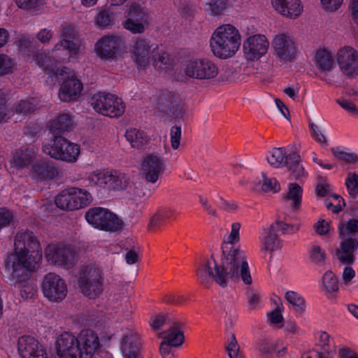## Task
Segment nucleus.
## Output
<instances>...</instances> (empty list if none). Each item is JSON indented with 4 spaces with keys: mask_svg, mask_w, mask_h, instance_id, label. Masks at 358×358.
I'll list each match as a JSON object with an SVG mask.
<instances>
[{
    "mask_svg": "<svg viewBox=\"0 0 358 358\" xmlns=\"http://www.w3.org/2000/svg\"><path fill=\"white\" fill-rule=\"evenodd\" d=\"M72 125L71 116L69 114H61L52 120L50 129L60 134L69 129Z\"/></svg>",
    "mask_w": 358,
    "mask_h": 358,
    "instance_id": "46",
    "label": "nucleus"
},
{
    "mask_svg": "<svg viewBox=\"0 0 358 358\" xmlns=\"http://www.w3.org/2000/svg\"><path fill=\"white\" fill-rule=\"evenodd\" d=\"M173 348V346H170L166 343H161L159 352L162 358H178V355Z\"/></svg>",
    "mask_w": 358,
    "mask_h": 358,
    "instance_id": "63",
    "label": "nucleus"
},
{
    "mask_svg": "<svg viewBox=\"0 0 358 358\" xmlns=\"http://www.w3.org/2000/svg\"><path fill=\"white\" fill-rule=\"evenodd\" d=\"M182 327V323L175 322L168 330L159 333V336L164 339L161 343H166L175 348L181 346L185 341Z\"/></svg>",
    "mask_w": 358,
    "mask_h": 358,
    "instance_id": "27",
    "label": "nucleus"
},
{
    "mask_svg": "<svg viewBox=\"0 0 358 358\" xmlns=\"http://www.w3.org/2000/svg\"><path fill=\"white\" fill-rule=\"evenodd\" d=\"M209 14L217 16L223 14L224 11L231 6V0H210L207 3Z\"/></svg>",
    "mask_w": 358,
    "mask_h": 358,
    "instance_id": "47",
    "label": "nucleus"
},
{
    "mask_svg": "<svg viewBox=\"0 0 358 358\" xmlns=\"http://www.w3.org/2000/svg\"><path fill=\"white\" fill-rule=\"evenodd\" d=\"M34 61L45 73L54 74L61 80L58 92L61 101H76L81 97L83 85L73 71L66 66L56 67L50 57L43 52L37 53Z\"/></svg>",
    "mask_w": 358,
    "mask_h": 358,
    "instance_id": "3",
    "label": "nucleus"
},
{
    "mask_svg": "<svg viewBox=\"0 0 358 358\" xmlns=\"http://www.w3.org/2000/svg\"><path fill=\"white\" fill-rule=\"evenodd\" d=\"M171 147L174 150L179 148L181 139V127L179 126H173L171 129Z\"/></svg>",
    "mask_w": 358,
    "mask_h": 358,
    "instance_id": "59",
    "label": "nucleus"
},
{
    "mask_svg": "<svg viewBox=\"0 0 358 358\" xmlns=\"http://www.w3.org/2000/svg\"><path fill=\"white\" fill-rule=\"evenodd\" d=\"M15 252L8 258V266L19 268L20 265H26L28 262L34 259L38 265L42 254L40 243L29 231H21L17 233L15 238ZM20 268H15V274L17 276Z\"/></svg>",
    "mask_w": 358,
    "mask_h": 358,
    "instance_id": "5",
    "label": "nucleus"
},
{
    "mask_svg": "<svg viewBox=\"0 0 358 358\" xmlns=\"http://www.w3.org/2000/svg\"><path fill=\"white\" fill-rule=\"evenodd\" d=\"M78 286L80 292L88 299L100 296L104 290L103 268L96 264L83 266L79 271Z\"/></svg>",
    "mask_w": 358,
    "mask_h": 358,
    "instance_id": "6",
    "label": "nucleus"
},
{
    "mask_svg": "<svg viewBox=\"0 0 358 358\" xmlns=\"http://www.w3.org/2000/svg\"><path fill=\"white\" fill-rule=\"evenodd\" d=\"M115 14L108 9H100L95 17V26L100 29H111L115 24Z\"/></svg>",
    "mask_w": 358,
    "mask_h": 358,
    "instance_id": "37",
    "label": "nucleus"
},
{
    "mask_svg": "<svg viewBox=\"0 0 358 358\" xmlns=\"http://www.w3.org/2000/svg\"><path fill=\"white\" fill-rule=\"evenodd\" d=\"M13 222V213L6 208H0V229L9 227Z\"/></svg>",
    "mask_w": 358,
    "mask_h": 358,
    "instance_id": "55",
    "label": "nucleus"
},
{
    "mask_svg": "<svg viewBox=\"0 0 358 358\" xmlns=\"http://www.w3.org/2000/svg\"><path fill=\"white\" fill-rule=\"evenodd\" d=\"M28 170L31 177L36 180L52 178L57 174V171L52 164L38 155Z\"/></svg>",
    "mask_w": 358,
    "mask_h": 358,
    "instance_id": "25",
    "label": "nucleus"
},
{
    "mask_svg": "<svg viewBox=\"0 0 358 358\" xmlns=\"http://www.w3.org/2000/svg\"><path fill=\"white\" fill-rule=\"evenodd\" d=\"M270 1L273 10L286 18L296 19L303 10L301 0H270Z\"/></svg>",
    "mask_w": 358,
    "mask_h": 358,
    "instance_id": "24",
    "label": "nucleus"
},
{
    "mask_svg": "<svg viewBox=\"0 0 358 358\" xmlns=\"http://www.w3.org/2000/svg\"><path fill=\"white\" fill-rule=\"evenodd\" d=\"M125 48L124 38L116 34H107L101 36L94 43V52L102 61L116 60Z\"/></svg>",
    "mask_w": 358,
    "mask_h": 358,
    "instance_id": "11",
    "label": "nucleus"
},
{
    "mask_svg": "<svg viewBox=\"0 0 358 358\" xmlns=\"http://www.w3.org/2000/svg\"><path fill=\"white\" fill-rule=\"evenodd\" d=\"M275 231L274 225L264 229L260 237L261 248L263 251L271 252L280 247V243Z\"/></svg>",
    "mask_w": 358,
    "mask_h": 358,
    "instance_id": "30",
    "label": "nucleus"
},
{
    "mask_svg": "<svg viewBox=\"0 0 358 358\" xmlns=\"http://www.w3.org/2000/svg\"><path fill=\"white\" fill-rule=\"evenodd\" d=\"M45 257L50 264L66 269L72 268L77 260L73 248L62 244L48 245L45 250Z\"/></svg>",
    "mask_w": 358,
    "mask_h": 358,
    "instance_id": "18",
    "label": "nucleus"
},
{
    "mask_svg": "<svg viewBox=\"0 0 358 358\" xmlns=\"http://www.w3.org/2000/svg\"><path fill=\"white\" fill-rule=\"evenodd\" d=\"M92 201V196L85 189L71 187L62 191L55 199L56 206L66 210H74L88 206Z\"/></svg>",
    "mask_w": 358,
    "mask_h": 358,
    "instance_id": "12",
    "label": "nucleus"
},
{
    "mask_svg": "<svg viewBox=\"0 0 358 358\" xmlns=\"http://www.w3.org/2000/svg\"><path fill=\"white\" fill-rule=\"evenodd\" d=\"M88 180L92 185L114 192L127 190L133 185L129 175L117 169L94 171L90 173Z\"/></svg>",
    "mask_w": 358,
    "mask_h": 358,
    "instance_id": "8",
    "label": "nucleus"
},
{
    "mask_svg": "<svg viewBox=\"0 0 358 358\" xmlns=\"http://www.w3.org/2000/svg\"><path fill=\"white\" fill-rule=\"evenodd\" d=\"M162 300L164 303L175 306H182L186 301L187 297L182 294H166Z\"/></svg>",
    "mask_w": 358,
    "mask_h": 358,
    "instance_id": "58",
    "label": "nucleus"
},
{
    "mask_svg": "<svg viewBox=\"0 0 358 358\" xmlns=\"http://www.w3.org/2000/svg\"><path fill=\"white\" fill-rule=\"evenodd\" d=\"M125 138L134 148H139L148 141V137L145 133L136 128L128 129L125 133Z\"/></svg>",
    "mask_w": 358,
    "mask_h": 358,
    "instance_id": "38",
    "label": "nucleus"
},
{
    "mask_svg": "<svg viewBox=\"0 0 358 358\" xmlns=\"http://www.w3.org/2000/svg\"><path fill=\"white\" fill-rule=\"evenodd\" d=\"M16 66L15 59L11 56L0 53V76L13 72Z\"/></svg>",
    "mask_w": 358,
    "mask_h": 358,
    "instance_id": "49",
    "label": "nucleus"
},
{
    "mask_svg": "<svg viewBox=\"0 0 358 358\" xmlns=\"http://www.w3.org/2000/svg\"><path fill=\"white\" fill-rule=\"evenodd\" d=\"M196 274L205 286H208L213 279L222 287L240 280L245 285L252 282L246 252L238 249L226 248L222 252L219 265L213 257L204 260L197 269Z\"/></svg>",
    "mask_w": 358,
    "mask_h": 358,
    "instance_id": "1",
    "label": "nucleus"
},
{
    "mask_svg": "<svg viewBox=\"0 0 358 358\" xmlns=\"http://www.w3.org/2000/svg\"><path fill=\"white\" fill-rule=\"evenodd\" d=\"M35 99L20 100L13 107V115H25L33 110L36 107Z\"/></svg>",
    "mask_w": 358,
    "mask_h": 358,
    "instance_id": "48",
    "label": "nucleus"
},
{
    "mask_svg": "<svg viewBox=\"0 0 358 358\" xmlns=\"http://www.w3.org/2000/svg\"><path fill=\"white\" fill-rule=\"evenodd\" d=\"M226 349L230 358H236L238 357L239 346L234 334L231 336Z\"/></svg>",
    "mask_w": 358,
    "mask_h": 358,
    "instance_id": "62",
    "label": "nucleus"
},
{
    "mask_svg": "<svg viewBox=\"0 0 358 358\" xmlns=\"http://www.w3.org/2000/svg\"><path fill=\"white\" fill-rule=\"evenodd\" d=\"M59 40L51 50V57L56 62H65L71 58H78L80 45L77 39L74 26L64 24L59 34Z\"/></svg>",
    "mask_w": 358,
    "mask_h": 358,
    "instance_id": "7",
    "label": "nucleus"
},
{
    "mask_svg": "<svg viewBox=\"0 0 358 358\" xmlns=\"http://www.w3.org/2000/svg\"><path fill=\"white\" fill-rule=\"evenodd\" d=\"M287 166L289 169V175L293 179L303 180L308 177V172L306 171L298 154L292 153L289 155V162Z\"/></svg>",
    "mask_w": 358,
    "mask_h": 358,
    "instance_id": "32",
    "label": "nucleus"
},
{
    "mask_svg": "<svg viewBox=\"0 0 358 358\" xmlns=\"http://www.w3.org/2000/svg\"><path fill=\"white\" fill-rule=\"evenodd\" d=\"M185 75L192 79L211 82L220 75L217 64L207 57H194L187 59L183 65Z\"/></svg>",
    "mask_w": 358,
    "mask_h": 358,
    "instance_id": "9",
    "label": "nucleus"
},
{
    "mask_svg": "<svg viewBox=\"0 0 358 358\" xmlns=\"http://www.w3.org/2000/svg\"><path fill=\"white\" fill-rule=\"evenodd\" d=\"M240 183L256 192L277 193L280 190L278 181L275 178L268 177L264 173H262V178H243Z\"/></svg>",
    "mask_w": 358,
    "mask_h": 358,
    "instance_id": "23",
    "label": "nucleus"
},
{
    "mask_svg": "<svg viewBox=\"0 0 358 358\" xmlns=\"http://www.w3.org/2000/svg\"><path fill=\"white\" fill-rule=\"evenodd\" d=\"M165 222V219L161 214L160 211L158 210L151 217L148 224V228L150 230H157L160 228Z\"/></svg>",
    "mask_w": 358,
    "mask_h": 358,
    "instance_id": "60",
    "label": "nucleus"
},
{
    "mask_svg": "<svg viewBox=\"0 0 358 358\" xmlns=\"http://www.w3.org/2000/svg\"><path fill=\"white\" fill-rule=\"evenodd\" d=\"M17 351L22 358H48L45 347L29 336H22L18 338Z\"/></svg>",
    "mask_w": 358,
    "mask_h": 358,
    "instance_id": "22",
    "label": "nucleus"
},
{
    "mask_svg": "<svg viewBox=\"0 0 358 358\" xmlns=\"http://www.w3.org/2000/svg\"><path fill=\"white\" fill-rule=\"evenodd\" d=\"M267 162L274 168H280L287 165L289 157L283 148H273L268 152L266 157Z\"/></svg>",
    "mask_w": 358,
    "mask_h": 358,
    "instance_id": "35",
    "label": "nucleus"
},
{
    "mask_svg": "<svg viewBox=\"0 0 358 358\" xmlns=\"http://www.w3.org/2000/svg\"><path fill=\"white\" fill-rule=\"evenodd\" d=\"M110 100V103H108L104 113L105 116L110 117H119L122 116L125 111V104L121 98L112 94Z\"/></svg>",
    "mask_w": 358,
    "mask_h": 358,
    "instance_id": "40",
    "label": "nucleus"
},
{
    "mask_svg": "<svg viewBox=\"0 0 358 358\" xmlns=\"http://www.w3.org/2000/svg\"><path fill=\"white\" fill-rule=\"evenodd\" d=\"M42 292L45 298L53 302L62 301L67 294V285L59 275L49 273L43 278Z\"/></svg>",
    "mask_w": 358,
    "mask_h": 358,
    "instance_id": "19",
    "label": "nucleus"
},
{
    "mask_svg": "<svg viewBox=\"0 0 358 358\" xmlns=\"http://www.w3.org/2000/svg\"><path fill=\"white\" fill-rule=\"evenodd\" d=\"M87 222L94 228L115 231L122 226V220L114 213L103 208H93L85 213Z\"/></svg>",
    "mask_w": 358,
    "mask_h": 358,
    "instance_id": "15",
    "label": "nucleus"
},
{
    "mask_svg": "<svg viewBox=\"0 0 358 358\" xmlns=\"http://www.w3.org/2000/svg\"><path fill=\"white\" fill-rule=\"evenodd\" d=\"M270 43L267 36L255 34L247 37L243 43L244 59L249 62L259 61L268 52Z\"/></svg>",
    "mask_w": 358,
    "mask_h": 358,
    "instance_id": "17",
    "label": "nucleus"
},
{
    "mask_svg": "<svg viewBox=\"0 0 358 358\" xmlns=\"http://www.w3.org/2000/svg\"><path fill=\"white\" fill-rule=\"evenodd\" d=\"M242 41L239 29L225 23L217 27L211 34L209 46L212 54L220 59L232 58L238 52Z\"/></svg>",
    "mask_w": 358,
    "mask_h": 358,
    "instance_id": "4",
    "label": "nucleus"
},
{
    "mask_svg": "<svg viewBox=\"0 0 358 358\" xmlns=\"http://www.w3.org/2000/svg\"><path fill=\"white\" fill-rule=\"evenodd\" d=\"M337 103L345 110L353 115H358V108L351 101L346 99L337 100Z\"/></svg>",
    "mask_w": 358,
    "mask_h": 358,
    "instance_id": "64",
    "label": "nucleus"
},
{
    "mask_svg": "<svg viewBox=\"0 0 358 358\" xmlns=\"http://www.w3.org/2000/svg\"><path fill=\"white\" fill-rule=\"evenodd\" d=\"M335 59L343 75L353 76L358 74V51L350 45L340 47Z\"/></svg>",
    "mask_w": 358,
    "mask_h": 358,
    "instance_id": "20",
    "label": "nucleus"
},
{
    "mask_svg": "<svg viewBox=\"0 0 358 358\" xmlns=\"http://www.w3.org/2000/svg\"><path fill=\"white\" fill-rule=\"evenodd\" d=\"M138 337L133 334L125 336L122 338L121 350L125 358H138Z\"/></svg>",
    "mask_w": 358,
    "mask_h": 358,
    "instance_id": "34",
    "label": "nucleus"
},
{
    "mask_svg": "<svg viewBox=\"0 0 358 358\" xmlns=\"http://www.w3.org/2000/svg\"><path fill=\"white\" fill-rule=\"evenodd\" d=\"M37 154L33 149H26L17 151L10 161L11 165L17 168L29 169Z\"/></svg>",
    "mask_w": 358,
    "mask_h": 358,
    "instance_id": "33",
    "label": "nucleus"
},
{
    "mask_svg": "<svg viewBox=\"0 0 358 358\" xmlns=\"http://www.w3.org/2000/svg\"><path fill=\"white\" fill-rule=\"evenodd\" d=\"M331 152L336 158L345 161L347 163L353 164L357 161V157L356 155L348 152L341 148H333L331 149Z\"/></svg>",
    "mask_w": 358,
    "mask_h": 358,
    "instance_id": "52",
    "label": "nucleus"
},
{
    "mask_svg": "<svg viewBox=\"0 0 358 358\" xmlns=\"http://www.w3.org/2000/svg\"><path fill=\"white\" fill-rule=\"evenodd\" d=\"M164 171V163L157 155H148L141 163L140 174L149 183L155 184Z\"/></svg>",
    "mask_w": 358,
    "mask_h": 358,
    "instance_id": "21",
    "label": "nucleus"
},
{
    "mask_svg": "<svg viewBox=\"0 0 358 358\" xmlns=\"http://www.w3.org/2000/svg\"><path fill=\"white\" fill-rule=\"evenodd\" d=\"M313 229L320 236H330L331 234V222L320 219L314 225Z\"/></svg>",
    "mask_w": 358,
    "mask_h": 358,
    "instance_id": "53",
    "label": "nucleus"
},
{
    "mask_svg": "<svg viewBox=\"0 0 358 358\" xmlns=\"http://www.w3.org/2000/svg\"><path fill=\"white\" fill-rule=\"evenodd\" d=\"M111 95V93L105 92H99L93 94L90 101L93 109L96 113L104 115L108 103H111L110 100Z\"/></svg>",
    "mask_w": 358,
    "mask_h": 358,
    "instance_id": "39",
    "label": "nucleus"
},
{
    "mask_svg": "<svg viewBox=\"0 0 358 358\" xmlns=\"http://www.w3.org/2000/svg\"><path fill=\"white\" fill-rule=\"evenodd\" d=\"M345 185L350 196L356 198L358 196V174L349 173L345 179Z\"/></svg>",
    "mask_w": 358,
    "mask_h": 358,
    "instance_id": "51",
    "label": "nucleus"
},
{
    "mask_svg": "<svg viewBox=\"0 0 358 358\" xmlns=\"http://www.w3.org/2000/svg\"><path fill=\"white\" fill-rule=\"evenodd\" d=\"M286 301L296 313L302 314L306 310V301L302 295L294 291H287L285 294Z\"/></svg>",
    "mask_w": 358,
    "mask_h": 358,
    "instance_id": "41",
    "label": "nucleus"
},
{
    "mask_svg": "<svg viewBox=\"0 0 358 358\" xmlns=\"http://www.w3.org/2000/svg\"><path fill=\"white\" fill-rule=\"evenodd\" d=\"M320 287L327 294H332L338 291V280L331 271H327L323 275Z\"/></svg>",
    "mask_w": 358,
    "mask_h": 358,
    "instance_id": "45",
    "label": "nucleus"
},
{
    "mask_svg": "<svg viewBox=\"0 0 358 358\" xmlns=\"http://www.w3.org/2000/svg\"><path fill=\"white\" fill-rule=\"evenodd\" d=\"M150 22L143 21L137 20V18L127 17L122 22V27L126 30L129 31L133 34H143L150 27Z\"/></svg>",
    "mask_w": 358,
    "mask_h": 358,
    "instance_id": "42",
    "label": "nucleus"
},
{
    "mask_svg": "<svg viewBox=\"0 0 358 358\" xmlns=\"http://www.w3.org/2000/svg\"><path fill=\"white\" fill-rule=\"evenodd\" d=\"M100 348L97 334L92 330H83L78 337L64 332L56 341L59 358H96Z\"/></svg>",
    "mask_w": 358,
    "mask_h": 358,
    "instance_id": "2",
    "label": "nucleus"
},
{
    "mask_svg": "<svg viewBox=\"0 0 358 358\" xmlns=\"http://www.w3.org/2000/svg\"><path fill=\"white\" fill-rule=\"evenodd\" d=\"M340 235L345 237L358 231V220L352 219L339 226Z\"/></svg>",
    "mask_w": 358,
    "mask_h": 358,
    "instance_id": "54",
    "label": "nucleus"
},
{
    "mask_svg": "<svg viewBox=\"0 0 358 358\" xmlns=\"http://www.w3.org/2000/svg\"><path fill=\"white\" fill-rule=\"evenodd\" d=\"M272 47L275 58L282 64L292 62L298 54L296 41L289 33L275 34L272 40Z\"/></svg>",
    "mask_w": 358,
    "mask_h": 358,
    "instance_id": "14",
    "label": "nucleus"
},
{
    "mask_svg": "<svg viewBox=\"0 0 358 358\" xmlns=\"http://www.w3.org/2000/svg\"><path fill=\"white\" fill-rule=\"evenodd\" d=\"M156 47L145 38H136L130 43L129 53L138 71H145L151 64L152 54Z\"/></svg>",
    "mask_w": 358,
    "mask_h": 358,
    "instance_id": "16",
    "label": "nucleus"
},
{
    "mask_svg": "<svg viewBox=\"0 0 358 358\" xmlns=\"http://www.w3.org/2000/svg\"><path fill=\"white\" fill-rule=\"evenodd\" d=\"M358 248V241L355 238H347L341 243L340 249L336 252L338 259L345 264H351L355 261L354 252Z\"/></svg>",
    "mask_w": 358,
    "mask_h": 358,
    "instance_id": "28",
    "label": "nucleus"
},
{
    "mask_svg": "<svg viewBox=\"0 0 358 358\" xmlns=\"http://www.w3.org/2000/svg\"><path fill=\"white\" fill-rule=\"evenodd\" d=\"M240 229L241 224L238 222H234L231 224V229L230 234L224 238V245L222 246V252L227 248L228 250L238 249L241 251H244L239 247H234L233 244L239 241L240 239Z\"/></svg>",
    "mask_w": 358,
    "mask_h": 358,
    "instance_id": "44",
    "label": "nucleus"
},
{
    "mask_svg": "<svg viewBox=\"0 0 358 358\" xmlns=\"http://www.w3.org/2000/svg\"><path fill=\"white\" fill-rule=\"evenodd\" d=\"M126 8L127 17L137 18V20L143 21V23H145V21L150 22V15L139 3L136 2L128 3Z\"/></svg>",
    "mask_w": 358,
    "mask_h": 358,
    "instance_id": "43",
    "label": "nucleus"
},
{
    "mask_svg": "<svg viewBox=\"0 0 358 358\" xmlns=\"http://www.w3.org/2000/svg\"><path fill=\"white\" fill-rule=\"evenodd\" d=\"M10 268V266H8ZM21 272H19L17 276L15 275V266H10L11 278L14 285L19 289L21 297L24 299H32L36 293V287L34 282L30 280V273L34 271L38 265H36L34 259H31L26 265H20Z\"/></svg>",
    "mask_w": 358,
    "mask_h": 358,
    "instance_id": "13",
    "label": "nucleus"
},
{
    "mask_svg": "<svg viewBox=\"0 0 358 358\" xmlns=\"http://www.w3.org/2000/svg\"><path fill=\"white\" fill-rule=\"evenodd\" d=\"M273 225L275 226L276 231H280L282 234H292L299 231L301 224L296 217L292 220L290 216H285L283 220H277Z\"/></svg>",
    "mask_w": 358,
    "mask_h": 358,
    "instance_id": "36",
    "label": "nucleus"
},
{
    "mask_svg": "<svg viewBox=\"0 0 358 358\" xmlns=\"http://www.w3.org/2000/svg\"><path fill=\"white\" fill-rule=\"evenodd\" d=\"M159 108L173 117H178L184 113V106L181 100L173 94H163L159 99Z\"/></svg>",
    "mask_w": 358,
    "mask_h": 358,
    "instance_id": "26",
    "label": "nucleus"
},
{
    "mask_svg": "<svg viewBox=\"0 0 358 358\" xmlns=\"http://www.w3.org/2000/svg\"><path fill=\"white\" fill-rule=\"evenodd\" d=\"M303 195L302 187L296 182H290L288 185L284 199L289 203L293 210L299 209Z\"/></svg>",
    "mask_w": 358,
    "mask_h": 358,
    "instance_id": "31",
    "label": "nucleus"
},
{
    "mask_svg": "<svg viewBox=\"0 0 358 358\" xmlns=\"http://www.w3.org/2000/svg\"><path fill=\"white\" fill-rule=\"evenodd\" d=\"M43 152L52 158L68 163L77 162L80 154V146L60 136H54L43 146Z\"/></svg>",
    "mask_w": 358,
    "mask_h": 358,
    "instance_id": "10",
    "label": "nucleus"
},
{
    "mask_svg": "<svg viewBox=\"0 0 358 358\" xmlns=\"http://www.w3.org/2000/svg\"><path fill=\"white\" fill-rule=\"evenodd\" d=\"M169 62V55L164 51L154 50V53L152 54L151 62L154 67L158 70L162 71L167 67Z\"/></svg>",
    "mask_w": 358,
    "mask_h": 358,
    "instance_id": "50",
    "label": "nucleus"
},
{
    "mask_svg": "<svg viewBox=\"0 0 358 358\" xmlns=\"http://www.w3.org/2000/svg\"><path fill=\"white\" fill-rule=\"evenodd\" d=\"M315 338L317 345L327 351L326 348L331 344L330 336L326 331H319L315 333Z\"/></svg>",
    "mask_w": 358,
    "mask_h": 358,
    "instance_id": "61",
    "label": "nucleus"
},
{
    "mask_svg": "<svg viewBox=\"0 0 358 358\" xmlns=\"http://www.w3.org/2000/svg\"><path fill=\"white\" fill-rule=\"evenodd\" d=\"M309 127L311 131V137L322 145H326L327 142V138L318 126L313 122H310Z\"/></svg>",
    "mask_w": 358,
    "mask_h": 358,
    "instance_id": "57",
    "label": "nucleus"
},
{
    "mask_svg": "<svg viewBox=\"0 0 358 358\" xmlns=\"http://www.w3.org/2000/svg\"><path fill=\"white\" fill-rule=\"evenodd\" d=\"M310 257L314 263L321 265L324 262L325 253L319 245H313L310 249Z\"/></svg>",
    "mask_w": 358,
    "mask_h": 358,
    "instance_id": "56",
    "label": "nucleus"
},
{
    "mask_svg": "<svg viewBox=\"0 0 358 358\" xmlns=\"http://www.w3.org/2000/svg\"><path fill=\"white\" fill-rule=\"evenodd\" d=\"M314 63L321 72L331 71L335 64L332 52L326 48L318 49L314 56Z\"/></svg>",
    "mask_w": 358,
    "mask_h": 358,
    "instance_id": "29",
    "label": "nucleus"
}]
</instances>
